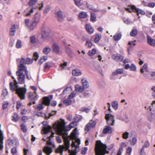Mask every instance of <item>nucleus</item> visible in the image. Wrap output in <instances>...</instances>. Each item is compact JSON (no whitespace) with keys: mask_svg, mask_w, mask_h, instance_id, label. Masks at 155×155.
<instances>
[{"mask_svg":"<svg viewBox=\"0 0 155 155\" xmlns=\"http://www.w3.org/2000/svg\"><path fill=\"white\" fill-rule=\"evenodd\" d=\"M60 121H58L54 124L53 127L60 135L62 136L63 139L65 147L63 145H60L55 150L56 153H59L61 155H62L63 150L65 148L66 151H67L70 147V143L68 139V134L66 131L70 130L72 127H65L64 120L62 119H60Z\"/></svg>","mask_w":155,"mask_h":155,"instance_id":"obj_1","label":"nucleus"},{"mask_svg":"<svg viewBox=\"0 0 155 155\" xmlns=\"http://www.w3.org/2000/svg\"><path fill=\"white\" fill-rule=\"evenodd\" d=\"M107 147V146L101 140H97L94 149L95 155H105L106 153H108L109 151L106 150Z\"/></svg>","mask_w":155,"mask_h":155,"instance_id":"obj_2","label":"nucleus"},{"mask_svg":"<svg viewBox=\"0 0 155 155\" xmlns=\"http://www.w3.org/2000/svg\"><path fill=\"white\" fill-rule=\"evenodd\" d=\"M12 78L14 79L15 82V91L16 93L21 100L25 99V95L26 92L27 90L26 88L23 87H19L18 85V82H17L16 79L14 77H12Z\"/></svg>","mask_w":155,"mask_h":155,"instance_id":"obj_3","label":"nucleus"},{"mask_svg":"<svg viewBox=\"0 0 155 155\" xmlns=\"http://www.w3.org/2000/svg\"><path fill=\"white\" fill-rule=\"evenodd\" d=\"M40 18L41 16L39 14L37 13L35 15L32 19L30 26V30L32 31L36 28L37 24L40 21Z\"/></svg>","mask_w":155,"mask_h":155,"instance_id":"obj_4","label":"nucleus"},{"mask_svg":"<svg viewBox=\"0 0 155 155\" xmlns=\"http://www.w3.org/2000/svg\"><path fill=\"white\" fill-rule=\"evenodd\" d=\"M53 96L50 95L48 97H45L43 98V104L40 103L39 104L36 108V109L39 111L43 109L44 108L43 104L46 105L48 106L50 103V101L52 99Z\"/></svg>","mask_w":155,"mask_h":155,"instance_id":"obj_5","label":"nucleus"},{"mask_svg":"<svg viewBox=\"0 0 155 155\" xmlns=\"http://www.w3.org/2000/svg\"><path fill=\"white\" fill-rule=\"evenodd\" d=\"M25 71V69H21L20 70L18 69V70L16 71V74L18 76V79L19 83L21 84H23L25 82V75L23 73V71Z\"/></svg>","mask_w":155,"mask_h":155,"instance_id":"obj_6","label":"nucleus"},{"mask_svg":"<svg viewBox=\"0 0 155 155\" xmlns=\"http://www.w3.org/2000/svg\"><path fill=\"white\" fill-rule=\"evenodd\" d=\"M114 116L111 114H106L105 116V119L106 120V122L108 125L113 126L114 124L115 120L114 119Z\"/></svg>","mask_w":155,"mask_h":155,"instance_id":"obj_7","label":"nucleus"},{"mask_svg":"<svg viewBox=\"0 0 155 155\" xmlns=\"http://www.w3.org/2000/svg\"><path fill=\"white\" fill-rule=\"evenodd\" d=\"M76 142L78 143V144L76 145L75 143L73 141V142L71 144V146L73 147H74L75 148L74 150H69L68 152L70 154L69 155H76V153L77 152V148L79 147V145L80 143V140L79 139H77L76 140Z\"/></svg>","mask_w":155,"mask_h":155,"instance_id":"obj_8","label":"nucleus"},{"mask_svg":"<svg viewBox=\"0 0 155 155\" xmlns=\"http://www.w3.org/2000/svg\"><path fill=\"white\" fill-rule=\"evenodd\" d=\"M28 98L30 101H32L33 104H35V101L38 98V96L37 94L36 91L34 93L29 92L28 93Z\"/></svg>","mask_w":155,"mask_h":155,"instance_id":"obj_9","label":"nucleus"},{"mask_svg":"<svg viewBox=\"0 0 155 155\" xmlns=\"http://www.w3.org/2000/svg\"><path fill=\"white\" fill-rule=\"evenodd\" d=\"M96 124L95 121L91 120L88 123L86 126L84 128V130L87 132L91 128L94 127Z\"/></svg>","mask_w":155,"mask_h":155,"instance_id":"obj_10","label":"nucleus"},{"mask_svg":"<svg viewBox=\"0 0 155 155\" xmlns=\"http://www.w3.org/2000/svg\"><path fill=\"white\" fill-rule=\"evenodd\" d=\"M20 65L18 67V69H19L20 70L21 69H25L27 68V67L25 65V64H27L26 61H25V59L22 58L20 60Z\"/></svg>","mask_w":155,"mask_h":155,"instance_id":"obj_11","label":"nucleus"},{"mask_svg":"<svg viewBox=\"0 0 155 155\" xmlns=\"http://www.w3.org/2000/svg\"><path fill=\"white\" fill-rule=\"evenodd\" d=\"M131 7L133 12H136L137 15H139V14H141L142 15H144L145 14V13L144 11L140 9H139L138 8H137L134 5L131 6Z\"/></svg>","mask_w":155,"mask_h":155,"instance_id":"obj_12","label":"nucleus"},{"mask_svg":"<svg viewBox=\"0 0 155 155\" xmlns=\"http://www.w3.org/2000/svg\"><path fill=\"white\" fill-rule=\"evenodd\" d=\"M147 41L149 45L153 47H155V39L149 35L147 36Z\"/></svg>","mask_w":155,"mask_h":155,"instance_id":"obj_13","label":"nucleus"},{"mask_svg":"<svg viewBox=\"0 0 155 155\" xmlns=\"http://www.w3.org/2000/svg\"><path fill=\"white\" fill-rule=\"evenodd\" d=\"M112 58L117 61H121L124 58V57L119 54H114L112 55Z\"/></svg>","mask_w":155,"mask_h":155,"instance_id":"obj_14","label":"nucleus"},{"mask_svg":"<svg viewBox=\"0 0 155 155\" xmlns=\"http://www.w3.org/2000/svg\"><path fill=\"white\" fill-rule=\"evenodd\" d=\"M113 131L112 127L109 125L105 126L104 129L103 133L104 134H111Z\"/></svg>","mask_w":155,"mask_h":155,"instance_id":"obj_15","label":"nucleus"},{"mask_svg":"<svg viewBox=\"0 0 155 155\" xmlns=\"http://www.w3.org/2000/svg\"><path fill=\"white\" fill-rule=\"evenodd\" d=\"M62 14L63 12L60 10L55 12V16L57 18L58 20L60 21H61L63 18Z\"/></svg>","mask_w":155,"mask_h":155,"instance_id":"obj_16","label":"nucleus"},{"mask_svg":"<svg viewBox=\"0 0 155 155\" xmlns=\"http://www.w3.org/2000/svg\"><path fill=\"white\" fill-rule=\"evenodd\" d=\"M50 35V32L48 30H43L41 32L42 38L45 39H47Z\"/></svg>","mask_w":155,"mask_h":155,"instance_id":"obj_17","label":"nucleus"},{"mask_svg":"<svg viewBox=\"0 0 155 155\" xmlns=\"http://www.w3.org/2000/svg\"><path fill=\"white\" fill-rule=\"evenodd\" d=\"M74 121L70 124V126L71 127H73L75 126H76L77 125V123L80 121L79 118L77 116L74 117Z\"/></svg>","mask_w":155,"mask_h":155,"instance_id":"obj_18","label":"nucleus"},{"mask_svg":"<svg viewBox=\"0 0 155 155\" xmlns=\"http://www.w3.org/2000/svg\"><path fill=\"white\" fill-rule=\"evenodd\" d=\"M43 151L47 155H50L52 152L51 147H45L43 149Z\"/></svg>","mask_w":155,"mask_h":155,"instance_id":"obj_19","label":"nucleus"},{"mask_svg":"<svg viewBox=\"0 0 155 155\" xmlns=\"http://www.w3.org/2000/svg\"><path fill=\"white\" fill-rule=\"evenodd\" d=\"M148 118L150 121L155 120V111H153L151 112L148 116Z\"/></svg>","mask_w":155,"mask_h":155,"instance_id":"obj_20","label":"nucleus"},{"mask_svg":"<svg viewBox=\"0 0 155 155\" xmlns=\"http://www.w3.org/2000/svg\"><path fill=\"white\" fill-rule=\"evenodd\" d=\"M42 130L44 132V134H46L52 131V128L49 125L45 126L43 127Z\"/></svg>","mask_w":155,"mask_h":155,"instance_id":"obj_21","label":"nucleus"},{"mask_svg":"<svg viewBox=\"0 0 155 155\" xmlns=\"http://www.w3.org/2000/svg\"><path fill=\"white\" fill-rule=\"evenodd\" d=\"M81 82L83 87L87 88L89 87V83L87 80L85 78H83L81 80Z\"/></svg>","mask_w":155,"mask_h":155,"instance_id":"obj_22","label":"nucleus"},{"mask_svg":"<svg viewBox=\"0 0 155 155\" xmlns=\"http://www.w3.org/2000/svg\"><path fill=\"white\" fill-rule=\"evenodd\" d=\"M140 72L143 73L144 72H148L149 71L148 68V65L147 64H145L143 66L142 68L140 69Z\"/></svg>","mask_w":155,"mask_h":155,"instance_id":"obj_23","label":"nucleus"},{"mask_svg":"<svg viewBox=\"0 0 155 155\" xmlns=\"http://www.w3.org/2000/svg\"><path fill=\"white\" fill-rule=\"evenodd\" d=\"M53 51L56 53L59 52V47L58 45L56 43H54L52 46Z\"/></svg>","mask_w":155,"mask_h":155,"instance_id":"obj_24","label":"nucleus"},{"mask_svg":"<svg viewBox=\"0 0 155 155\" xmlns=\"http://www.w3.org/2000/svg\"><path fill=\"white\" fill-rule=\"evenodd\" d=\"M86 29L87 31L90 33L91 34L94 32V30L93 28L89 25L87 24L86 25Z\"/></svg>","mask_w":155,"mask_h":155,"instance_id":"obj_25","label":"nucleus"},{"mask_svg":"<svg viewBox=\"0 0 155 155\" xmlns=\"http://www.w3.org/2000/svg\"><path fill=\"white\" fill-rule=\"evenodd\" d=\"M81 72L80 70L75 69L72 71V74L74 76H78L81 74Z\"/></svg>","mask_w":155,"mask_h":155,"instance_id":"obj_26","label":"nucleus"},{"mask_svg":"<svg viewBox=\"0 0 155 155\" xmlns=\"http://www.w3.org/2000/svg\"><path fill=\"white\" fill-rule=\"evenodd\" d=\"M123 72V70L122 68L118 69L114 71L112 73L114 76H115L117 74H120Z\"/></svg>","mask_w":155,"mask_h":155,"instance_id":"obj_27","label":"nucleus"},{"mask_svg":"<svg viewBox=\"0 0 155 155\" xmlns=\"http://www.w3.org/2000/svg\"><path fill=\"white\" fill-rule=\"evenodd\" d=\"M75 90L76 91L81 92L84 91V88L79 85H77L75 87Z\"/></svg>","mask_w":155,"mask_h":155,"instance_id":"obj_28","label":"nucleus"},{"mask_svg":"<svg viewBox=\"0 0 155 155\" xmlns=\"http://www.w3.org/2000/svg\"><path fill=\"white\" fill-rule=\"evenodd\" d=\"M138 34V31L136 29L134 28L132 29L130 33V35L131 36L135 37Z\"/></svg>","mask_w":155,"mask_h":155,"instance_id":"obj_29","label":"nucleus"},{"mask_svg":"<svg viewBox=\"0 0 155 155\" xmlns=\"http://www.w3.org/2000/svg\"><path fill=\"white\" fill-rule=\"evenodd\" d=\"M51 49L49 46H47L44 48L43 50V53L45 54H47L51 51Z\"/></svg>","mask_w":155,"mask_h":155,"instance_id":"obj_30","label":"nucleus"},{"mask_svg":"<svg viewBox=\"0 0 155 155\" xmlns=\"http://www.w3.org/2000/svg\"><path fill=\"white\" fill-rule=\"evenodd\" d=\"M15 25H14L12 26L10 28V35L12 36H14L15 35Z\"/></svg>","mask_w":155,"mask_h":155,"instance_id":"obj_31","label":"nucleus"},{"mask_svg":"<svg viewBox=\"0 0 155 155\" xmlns=\"http://www.w3.org/2000/svg\"><path fill=\"white\" fill-rule=\"evenodd\" d=\"M87 15V14L86 12H82L79 14L78 16L79 18H86Z\"/></svg>","mask_w":155,"mask_h":155,"instance_id":"obj_32","label":"nucleus"},{"mask_svg":"<svg viewBox=\"0 0 155 155\" xmlns=\"http://www.w3.org/2000/svg\"><path fill=\"white\" fill-rule=\"evenodd\" d=\"M64 45H65V51L69 55H70L72 53L70 48L67 46L65 42L64 43Z\"/></svg>","mask_w":155,"mask_h":155,"instance_id":"obj_33","label":"nucleus"},{"mask_svg":"<svg viewBox=\"0 0 155 155\" xmlns=\"http://www.w3.org/2000/svg\"><path fill=\"white\" fill-rule=\"evenodd\" d=\"M121 35L120 33L116 34L114 36L113 38L115 41H118L121 38Z\"/></svg>","mask_w":155,"mask_h":155,"instance_id":"obj_34","label":"nucleus"},{"mask_svg":"<svg viewBox=\"0 0 155 155\" xmlns=\"http://www.w3.org/2000/svg\"><path fill=\"white\" fill-rule=\"evenodd\" d=\"M72 101L69 98L65 99L63 101V103L66 106H68L71 104Z\"/></svg>","mask_w":155,"mask_h":155,"instance_id":"obj_35","label":"nucleus"},{"mask_svg":"<svg viewBox=\"0 0 155 155\" xmlns=\"http://www.w3.org/2000/svg\"><path fill=\"white\" fill-rule=\"evenodd\" d=\"M101 35L100 34H96L94 40V41L96 43L99 42L101 38Z\"/></svg>","mask_w":155,"mask_h":155,"instance_id":"obj_36","label":"nucleus"},{"mask_svg":"<svg viewBox=\"0 0 155 155\" xmlns=\"http://www.w3.org/2000/svg\"><path fill=\"white\" fill-rule=\"evenodd\" d=\"M112 106L115 110H117L118 107V102L116 101H114L112 103Z\"/></svg>","mask_w":155,"mask_h":155,"instance_id":"obj_37","label":"nucleus"},{"mask_svg":"<svg viewBox=\"0 0 155 155\" xmlns=\"http://www.w3.org/2000/svg\"><path fill=\"white\" fill-rule=\"evenodd\" d=\"M56 112L57 111H53L52 112H51V113L49 114L48 117L46 115H45V119L47 120L48 119L53 115L55 114Z\"/></svg>","mask_w":155,"mask_h":155,"instance_id":"obj_38","label":"nucleus"},{"mask_svg":"<svg viewBox=\"0 0 155 155\" xmlns=\"http://www.w3.org/2000/svg\"><path fill=\"white\" fill-rule=\"evenodd\" d=\"M28 10L29 12L25 15L26 16H29L31 15V14L33 13L34 12V9L31 8V7L28 8Z\"/></svg>","mask_w":155,"mask_h":155,"instance_id":"obj_39","label":"nucleus"},{"mask_svg":"<svg viewBox=\"0 0 155 155\" xmlns=\"http://www.w3.org/2000/svg\"><path fill=\"white\" fill-rule=\"evenodd\" d=\"M96 17L94 14L92 13L91 14L90 20L92 22L94 21H96Z\"/></svg>","mask_w":155,"mask_h":155,"instance_id":"obj_40","label":"nucleus"},{"mask_svg":"<svg viewBox=\"0 0 155 155\" xmlns=\"http://www.w3.org/2000/svg\"><path fill=\"white\" fill-rule=\"evenodd\" d=\"M76 93V92L75 91H73L69 95V98L71 100V99L74 98L75 96Z\"/></svg>","mask_w":155,"mask_h":155,"instance_id":"obj_41","label":"nucleus"},{"mask_svg":"<svg viewBox=\"0 0 155 155\" xmlns=\"http://www.w3.org/2000/svg\"><path fill=\"white\" fill-rule=\"evenodd\" d=\"M77 134L75 132L73 131L71 134L70 138L71 139H75L76 138Z\"/></svg>","mask_w":155,"mask_h":155,"instance_id":"obj_42","label":"nucleus"},{"mask_svg":"<svg viewBox=\"0 0 155 155\" xmlns=\"http://www.w3.org/2000/svg\"><path fill=\"white\" fill-rule=\"evenodd\" d=\"M12 120L13 121L17 122L18 120V115L17 114H15L14 115L12 116Z\"/></svg>","mask_w":155,"mask_h":155,"instance_id":"obj_43","label":"nucleus"},{"mask_svg":"<svg viewBox=\"0 0 155 155\" xmlns=\"http://www.w3.org/2000/svg\"><path fill=\"white\" fill-rule=\"evenodd\" d=\"M137 139L136 137H133L132 139V141L131 142V144L133 146L137 142Z\"/></svg>","mask_w":155,"mask_h":155,"instance_id":"obj_44","label":"nucleus"},{"mask_svg":"<svg viewBox=\"0 0 155 155\" xmlns=\"http://www.w3.org/2000/svg\"><path fill=\"white\" fill-rule=\"evenodd\" d=\"M143 73V76L145 78L147 79H150V73L149 72V71H148V72H144Z\"/></svg>","mask_w":155,"mask_h":155,"instance_id":"obj_45","label":"nucleus"},{"mask_svg":"<svg viewBox=\"0 0 155 155\" xmlns=\"http://www.w3.org/2000/svg\"><path fill=\"white\" fill-rule=\"evenodd\" d=\"M31 42L33 44L36 42V39L35 37L34 36H31L30 38Z\"/></svg>","mask_w":155,"mask_h":155,"instance_id":"obj_46","label":"nucleus"},{"mask_svg":"<svg viewBox=\"0 0 155 155\" xmlns=\"http://www.w3.org/2000/svg\"><path fill=\"white\" fill-rule=\"evenodd\" d=\"M129 133L127 132H126L123 134V138L124 139H126L128 137Z\"/></svg>","mask_w":155,"mask_h":155,"instance_id":"obj_47","label":"nucleus"},{"mask_svg":"<svg viewBox=\"0 0 155 155\" xmlns=\"http://www.w3.org/2000/svg\"><path fill=\"white\" fill-rule=\"evenodd\" d=\"M136 70V67L134 64H132L130 67V71H135Z\"/></svg>","mask_w":155,"mask_h":155,"instance_id":"obj_48","label":"nucleus"},{"mask_svg":"<svg viewBox=\"0 0 155 155\" xmlns=\"http://www.w3.org/2000/svg\"><path fill=\"white\" fill-rule=\"evenodd\" d=\"M22 44L21 41L20 40H18L16 44V47L17 48H21Z\"/></svg>","mask_w":155,"mask_h":155,"instance_id":"obj_49","label":"nucleus"},{"mask_svg":"<svg viewBox=\"0 0 155 155\" xmlns=\"http://www.w3.org/2000/svg\"><path fill=\"white\" fill-rule=\"evenodd\" d=\"M37 2V0H30L28 2V4L30 6L33 5Z\"/></svg>","mask_w":155,"mask_h":155,"instance_id":"obj_50","label":"nucleus"},{"mask_svg":"<svg viewBox=\"0 0 155 155\" xmlns=\"http://www.w3.org/2000/svg\"><path fill=\"white\" fill-rule=\"evenodd\" d=\"M150 145V143L148 140H146L145 141L144 144L143 145L142 147L145 148L148 147Z\"/></svg>","mask_w":155,"mask_h":155,"instance_id":"obj_51","label":"nucleus"},{"mask_svg":"<svg viewBox=\"0 0 155 155\" xmlns=\"http://www.w3.org/2000/svg\"><path fill=\"white\" fill-rule=\"evenodd\" d=\"M96 50L95 49H93L91 51H89L88 54L90 56H92L94 55L96 52Z\"/></svg>","mask_w":155,"mask_h":155,"instance_id":"obj_52","label":"nucleus"},{"mask_svg":"<svg viewBox=\"0 0 155 155\" xmlns=\"http://www.w3.org/2000/svg\"><path fill=\"white\" fill-rule=\"evenodd\" d=\"M8 103L7 101L4 102L2 106L3 109H6L8 106Z\"/></svg>","mask_w":155,"mask_h":155,"instance_id":"obj_53","label":"nucleus"},{"mask_svg":"<svg viewBox=\"0 0 155 155\" xmlns=\"http://www.w3.org/2000/svg\"><path fill=\"white\" fill-rule=\"evenodd\" d=\"M21 130L24 132L27 131V129L25 125L24 124H22L21 125Z\"/></svg>","mask_w":155,"mask_h":155,"instance_id":"obj_54","label":"nucleus"},{"mask_svg":"<svg viewBox=\"0 0 155 155\" xmlns=\"http://www.w3.org/2000/svg\"><path fill=\"white\" fill-rule=\"evenodd\" d=\"M71 90V87H68L65 89L63 91L64 93H67V92Z\"/></svg>","mask_w":155,"mask_h":155,"instance_id":"obj_55","label":"nucleus"},{"mask_svg":"<svg viewBox=\"0 0 155 155\" xmlns=\"http://www.w3.org/2000/svg\"><path fill=\"white\" fill-rule=\"evenodd\" d=\"M144 148L142 147V148L141 149L140 153V155H146V153L144 151Z\"/></svg>","mask_w":155,"mask_h":155,"instance_id":"obj_56","label":"nucleus"},{"mask_svg":"<svg viewBox=\"0 0 155 155\" xmlns=\"http://www.w3.org/2000/svg\"><path fill=\"white\" fill-rule=\"evenodd\" d=\"M30 19H25V21L26 26L28 27H29V28L30 26L29 25V23L30 22Z\"/></svg>","mask_w":155,"mask_h":155,"instance_id":"obj_57","label":"nucleus"},{"mask_svg":"<svg viewBox=\"0 0 155 155\" xmlns=\"http://www.w3.org/2000/svg\"><path fill=\"white\" fill-rule=\"evenodd\" d=\"M151 106H150L149 107L150 111H151L152 110L153 108L152 107H155V100L152 101L151 103Z\"/></svg>","mask_w":155,"mask_h":155,"instance_id":"obj_58","label":"nucleus"},{"mask_svg":"<svg viewBox=\"0 0 155 155\" xmlns=\"http://www.w3.org/2000/svg\"><path fill=\"white\" fill-rule=\"evenodd\" d=\"M151 90L153 91L152 92V96L154 98L155 97V86H153L151 88Z\"/></svg>","mask_w":155,"mask_h":155,"instance_id":"obj_59","label":"nucleus"},{"mask_svg":"<svg viewBox=\"0 0 155 155\" xmlns=\"http://www.w3.org/2000/svg\"><path fill=\"white\" fill-rule=\"evenodd\" d=\"M74 1L75 4L77 6L79 7L81 6V0H74Z\"/></svg>","mask_w":155,"mask_h":155,"instance_id":"obj_60","label":"nucleus"},{"mask_svg":"<svg viewBox=\"0 0 155 155\" xmlns=\"http://www.w3.org/2000/svg\"><path fill=\"white\" fill-rule=\"evenodd\" d=\"M26 63L28 64H31L33 62V59L28 58L26 60Z\"/></svg>","mask_w":155,"mask_h":155,"instance_id":"obj_61","label":"nucleus"},{"mask_svg":"<svg viewBox=\"0 0 155 155\" xmlns=\"http://www.w3.org/2000/svg\"><path fill=\"white\" fill-rule=\"evenodd\" d=\"M33 56L35 60L37 61L39 57L38 55L37 52H35L34 53Z\"/></svg>","mask_w":155,"mask_h":155,"instance_id":"obj_62","label":"nucleus"},{"mask_svg":"<svg viewBox=\"0 0 155 155\" xmlns=\"http://www.w3.org/2000/svg\"><path fill=\"white\" fill-rule=\"evenodd\" d=\"M36 115L38 116H40L41 117H45V114H44V113H42L41 112H38L37 113Z\"/></svg>","mask_w":155,"mask_h":155,"instance_id":"obj_63","label":"nucleus"},{"mask_svg":"<svg viewBox=\"0 0 155 155\" xmlns=\"http://www.w3.org/2000/svg\"><path fill=\"white\" fill-rule=\"evenodd\" d=\"M86 45L88 47L90 48L92 46V43L90 41H87L86 42Z\"/></svg>","mask_w":155,"mask_h":155,"instance_id":"obj_64","label":"nucleus"}]
</instances>
